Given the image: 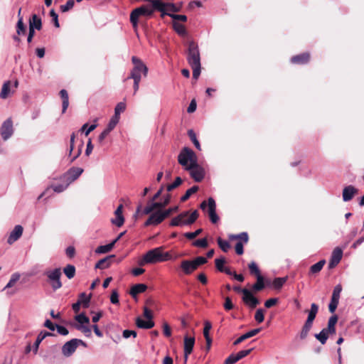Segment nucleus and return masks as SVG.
Instances as JSON below:
<instances>
[{"mask_svg": "<svg viewBox=\"0 0 364 364\" xmlns=\"http://www.w3.org/2000/svg\"><path fill=\"white\" fill-rule=\"evenodd\" d=\"M111 132L110 130L108 129H105L98 136L97 141L98 143L102 146L104 144V140L109 135V134Z\"/></svg>", "mask_w": 364, "mask_h": 364, "instance_id": "nucleus-55", "label": "nucleus"}, {"mask_svg": "<svg viewBox=\"0 0 364 364\" xmlns=\"http://www.w3.org/2000/svg\"><path fill=\"white\" fill-rule=\"evenodd\" d=\"M212 328V324L209 321H205L204 322V328H203V336L205 337L206 341L207 349L209 350L212 344V338L210 336L209 332Z\"/></svg>", "mask_w": 364, "mask_h": 364, "instance_id": "nucleus-24", "label": "nucleus"}, {"mask_svg": "<svg viewBox=\"0 0 364 364\" xmlns=\"http://www.w3.org/2000/svg\"><path fill=\"white\" fill-rule=\"evenodd\" d=\"M23 231V228L21 225H17L14 227V229L10 233L7 242L9 245H12L16 240H18L22 235Z\"/></svg>", "mask_w": 364, "mask_h": 364, "instance_id": "nucleus-20", "label": "nucleus"}, {"mask_svg": "<svg viewBox=\"0 0 364 364\" xmlns=\"http://www.w3.org/2000/svg\"><path fill=\"white\" fill-rule=\"evenodd\" d=\"M193 245L195 247L206 248L208 245V240L206 238L196 240L193 242Z\"/></svg>", "mask_w": 364, "mask_h": 364, "instance_id": "nucleus-49", "label": "nucleus"}, {"mask_svg": "<svg viewBox=\"0 0 364 364\" xmlns=\"http://www.w3.org/2000/svg\"><path fill=\"white\" fill-rule=\"evenodd\" d=\"M252 350V348L247 349V350H240L238 353H237L235 354V355L237 358L238 360H240L242 358L248 355L251 353Z\"/></svg>", "mask_w": 364, "mask_h": 364, "instance_id": "nucleus-60", "label": "nucleus"}, {"mask_svg": "<svg viewBox=\"0 0 364 364\" xmlns=\"http://www.w3.org/2000/svg\"><path fill=\"white\" fill-rule=\"evenodd\" d=\"M326 264V260L321 259L317 263L313 264L310 267L309 274H317L318 273L323 267L324 264Z\"/></svg>", "mask_w": 364, "mask_h": 364, "instance_id": "nucleus-33", "label": "nucleus"}, {"mask_svg": "<svg viewBox=\"0 0 364 364\" xmlns=\"http://www.w3.org/2000/svg\"><path fill=\"white\" fill-rule=\"evenodd\" d=\"M110 301L113 304H119V294L117 290H113L110 296Z\"/></svg>", "mask_w": 364, "mask_h": 364, "instance_id": "nucleus-62", "label": "nucleus"}, {"mask_svg": "<svg viewBox=\"0 0 364 364\" xmlns=\"http://www.w3.org/2000/svg\"><path fill=\"white\" fill-rule=\"evenodd\" d=\"M63 272L68 279H71L75 276V267L73 264H68L64 267Z\"/></svg>", "mask_w": 364, "mask_h": 364, "instance_id": "nucleus-32", "label": "nucleus"}, {"mask_svg": "<svg viewBox=\"0 0 364 364\" xmlns=\"http://www.w3.org/2000/svg\"><path fill=\"white\" fill-rule=\"evenodd\" d=\"M198 190V186H193L191 188L188 189L185 194L181 198V202H185L191 197V196L195 193H196Z\"/></svg>", "mask_w": 364, "mask_h": 364, "instance_id": "nucleus-38", "label": "nucleus"}, {"mask_svg": "<svg viewBox=\"0 0 364 364\" xmlns=\"http://www.w3.org/2000/svg\"><path fill=\"white\" fill-rule=\"evenodd\" d=\"M115 243L116 240H113L111 243L107 244L106 245H100L96 249L95 252L98 254H104L109 252L114 247Z\"/></svg>", "mask_w": 364, "mask_h": 364, "instance_id": "nucleus-31", "label": "nucleus"}, {"mask_svg": "<svg viewBox=\"0 0 364 364\" xmlns=\"http://www.w3.org/2000/svg\"><path fill=\"white\" fill-rule=\"evenodd\" d=\"M126 109V105L124 102H119L114 108V114L120 117V114Z\"/></svg>", "mask_w": 364, "mask_h": 364, "instance_id": "nucleus-53", "label": "nucleus"}, {"mask_svg": "<svg viewBox=\"0 0 364 364\" xmlns=\"http://www.w3.org/2000/svg\"><path fill=\"white\" fill-rule=\"evenodd\" d=\"M154 210H156V208L154 206V201H151V203H149L146 207L141 211V205H139L136 210V213L134 214V216L139 215L141 213L144 215H148L152 213Z\"/></svg>", "mask_w": 364, "mask_h": 364, "instance_id": "nucleus-29", "label": "nucleus"}, {"mask_svg": "<svg viewBox=\"0 0 364 364\" xmlns=\"http://www.w3.org/2000/svg\"><path fill=\"white\" fill-rule=\"evenodd\" d=\"M65 254L69 258H73L75 255V249L73 246H69L65 250Z\"/></svg>", "mask_w": 364, "mask_h": 364, "instance_id": "nucleus-64", "label": "nucleus"}, {"mask_svg": "<svg viewBox=\"0 0 364 364\" xmlns=\"http://www.w3.org/2000/svg\"><path fill=\"white\" fill-rule=\"evenodd\" d=\"M46 275L50 282L53 290H57L62 287L63 284L60 281L62 273L60 268H55L53 270L47 271Z\"/></svg>", "mask_w": 364, "mask_h": 364, "instance_id": "nucleus-9", "label": "nucleus"}, {"mask_svg": "<svg viewBox=\"0 0 364 364\" xmlns=\"http://www.w3.org/2000/svg\"><path fill=\"white\" fill-rule=\"evenodd\" d=\"M358 189L353 186H346L343 190V200L345 202L352 200L355 194L358 193Z\"/></svg>", "mask_w": 364, "mask_h": 364, "instance_id": "nucleus-22", "label": "nucleus"}, {"mask_svg": "<svg viewBox=\"0 0 364 364\" xmlns=\"http://www.w3.org/2000/svg\"><path fill=\"white\" fill-rule=\"evenodd\" d=\"M248 267L251 274H254L256 277H258V275H261L260 271L255 262H251L249 264Z\"/></svg>", "mask_w": 364, "mask_h": 364, "instance_id": "nucleus-45", "label": "nucleus"}, {"mask_svg": "<svg viewBox=\"0 0 364 364\" xmlns=\"http://www.w3.org/2000/svg\"><path fill=\"white\" fill-rule=\"evenodd\" d=\"M182 183H183V180L181 179V177L178 176L176 178L175 181L172 183L168 184L166 186V189L168 191H171L173 189L178 187Z\"/></svg>", "mask_w": 364, "mask_h": 364, "instance_id": "nucleus-44", "label": "nucleus"}, {"mask_svg": "<svg viewBox=\"0 0 364 364\" xmlns=\"http://www.w3.org/2000/svg\"><path fill=\"white\" fill-rule=\"evenodd\" d=\"M147 289V286L144 284H137L134 285L131 290L130 294L132 297H136L139 294L144 292Z\"/></svg>", "mask_w": 364, "mask_h": 364, "instance_id": "nucleus-28", "label": "nucleus"}, {"mask_svg": "<svg viewBox=\"0 0 364 364\" xmlns=\"http://www.w3.org/2000/svg\"><path fill=\"white\" fill-rule=\"evenodd\" d=\"M260 331L261 328H255L250 331L249 332L242 335L237 340H235L233 343V345L237 346L240 343L243 342L244 341H245L246 339L256 336L257 333L260 332Z\"/></svg>", "mask_w": 364, "mask_h": 364, "instance_id": "nucleus-26", "label": "nucleus"}, {"mask_svg": "<svg viewBox=\"0 0 364 364\" xmlns=\"http://www.w3.org/2000/svg\"><path fill=\"white\" fill-rule=\"evenodd\" d=\"M92 294L87 296L85 292L80 294L79 299L77 301L81 302V304L84 308H87L89 306V304L91 299Z\"/></svg>", "mask_w": 364, "mask_h": 364, "instance_id": "nucleus-35", "label": "nucleus"}, {"mask_svg": "<svg viewBox=\"0 0 364 364\" xmlns=\"http://www.w3.org/2000/svg\"><path fill=\"white\" fill-rule=\"evenodd\" d=\"M136 325L138 328H140L150 329L154 326V322L149 319H147V321H145L141 318L140 317H138L136 319Z\"/></svg>", "mask_w": 364, "mask_h": 364, "instance_id": "nucleus-27", "label": "nucleus"}, {"mask_svg": "<svg viewBox=\"0 0 364 364\" xmlns=\"http://www.w3.org/2000/svg\"><path fill=\"white\" fill-rule=\"evenodd\" d=\"M132 61L134 65L127 79L141 80V74L144 77L147 75L148 68L146 65L136 56L132 58Z\"/></svg>", "mask_w": 364, "mask_h": 364, "instance_id": "nucleus-6", "label": "nucleus"}, {"mask_svg": "<svg viewBox=\"0 0 364 364\" xmlns=\"http://www.w3.org/2000/svg\"><path fill=\"white\" fill-rule=\"evenodd\" d=\"M193 262L195 264L196 269H198L200 265L206 264L208 262V260L204 257H197L194 259H193Z\"/></svg>", "mask_w": 364, "mask_h": 364, "instance_id": "nucleus-51", "label": "nucleus"}, {"mask_svg": "<svg viewBox=\"0 0 364 364\" xmlns=\"http://www.w3.org/2000/svg\"><path fill=\"white\" fill-rule=\"evenodd\" d=\"M164 247L161 246L149 250L139 260V265L144 266L146 264H156L173 259L171 254L169 252H164Z\"/></svg>", "mask_w": 364, "mask_h": 364, "instance_id": "nucleus-2", "label": "nucleus"}, {"mask_svg": "<svg viewBox=\"0 0 364 364\" xmlns=\"http://www.w3.org/2000/svg\"><path fill=\"white\" fill-rule=\"evenodd\" d=\"M229 239L230 240H238L235 247V252L238 255H242L244 253L243 246L249 241L248 234L243 232L237 235H230Z\"/></svg>", "mask_w": 364, "mask_h": 364, "instance_id": "nucleus-8", "label": "nucleus"}, {"mask_svg": "<svg viewBox=\"0 0 364 364\" xmlns=\"http://www.w3.org/2000/svg\"><path fill=\"white\" fill-rule=\"evenodd\" d=\"M178 164L185 168L189 165H193L197 162V156L195 152L188 147H183L178 156Z\"/></svg>", "mask_w": 364, "mask_h": 364, "instance_id": "nucleus-7", "label": "nucleus"}, {"mask_svg": "<svg viewBox=\"0 0 364 364\" xmlns=\"http://www.w3.org/2000/svg\"><path fill=\"white\" fill-rule=\"evenodd\" d=\"M165 219L163 212L158 210L151 214L147 220L144 223V226H149L151 225H158Z\"/></svg>", "mask_w": 364, "mask_h": 364, "instance_id": "nucleus-15", "label": "nucleus"}, {"mask_svg": "<svg viewBox=\"0 0 364 364\" xmlns=\"http://www.w3.org/2000/svg\"><path fill=\"white\" fill-rule=\"evenodd\" d=\"M173 29L180 36H185L186 30L184 24H172Z\"/></svg>", "mask_w": 364, "mask_h": 364, "instance_id": "nucleus-39", "label": "nucleus"}, {"mask_svg": "<svg viewBox=\"0 0 364 364\" xmlns=\"http://www.w3.org/2000/svg\"><path fill=\"white\" fill-rule=\"evenodd\" d=\"M242 293L243 294L242 301L246 305L254 309L259 304V300L253 296L250 290L243 289Z\"/></svg>", "mask_w": 364, "mask_h": 364, "instance_id": "nucleus-13", "label": "nucleus"}, {"mask_svg": "<svg viewBox=\"0 0 364 364\" xmlns=\"http://www.w3.org/2000/svg\"><path fill=\"white\" fill-rule=\"evenodd\" d=\"M186 170L189 171L191 176L196 182H200L204 178V168L199 166L197 162L193 165H189Z\"/></svg>", "mask_w": 364, "mask_h": 364, "instance_id": "nucleus-11", "label": "nucleus"}, {"mask_svg": "<svg viewBox=\"0 0 364 364\" xmlns=\"http://www.w3.org/2000/svg\"><path fill=\"white\" fill-rule=\"evenodd\" d=\"M315 338L319 341V342L324 345L326 343V341L328 338V336L326 334V333L323 331V329L321 330V331L318 333L315 334Z\"/></svg>", "mask_w": 364, "mask_h": 364, "instance_id": "nucleus-43", "label": "nucleus"}, {"mask_svg": "<svg viewBox=\"0 0 364 364\" xmlns=\"http://www.w3.org/2000/svg\"><path fill=\"white\" fill-rule=\"evenodd\" d=\"M199 217V213L195 210L190 214L189 211H183L174 217L171 223V226L191 225L194 223Z\"/></svg>", "mask_w": 364, "mask_h": 364, "instance_id": "nucleus-4", "label": "nucleus"}, {"mask_svg": "<svg viewBox=\"0 0 364 364\" xmlns=\"http://www.w3.org/2000/svg\"><path fill=\"white\" fill-rule=\"evenodd\" d=\"M208 215L213 223H216L219 220V217L216 213V204L213 198H208Z\"/></svg>", "mask_w": 364, "mask_h": 364, "instance_id": "nucleus-18", "label": "nucleus"}, {"mask_svg": "<svg viewBox=\"0 0 364 364\" xmlns=\"http://www.w3.org/2000/svg\"><path fill=\"white\" fill-rule=\"evenodd\" d=\"M77 348L76 338H73L63 346L62 353L65 357H69L76 350Z\"/></svg>", "mask_w": 364, "mask_h": 364, "instance_id": "nucleus-16", "label": "nucleus"}, {"mask_svg": "<svg viewBox=\"0 0 364 364\" xmlns=\"http://www.w3.org/2000/svg\"><path fill=\"white\" fill-rule=\"evenodd\" d=\"M123 205L120 204L114 211L115 218L111 220V223L117 227H121L124 223V218L122 215Z\"/></svg>", "mask_w": 364, "mask_h": 364, "instance_id": "nucleus-21", "label": "nucleus"}, {"mask_svg": "<svg viewBox=\"0 0 364 364\" xmlns=\"http://www.w3.org/2000/svg\"><path fill=\"white\" fill-rule=\"evenodd\" d=\"M144 4L134 9L130 14V23H137L139 18H143L148 21L154 16L155 12H159V20L166 21V17L169 16L172 22L181 21L186 22V15L177 14L182 8V3L173 4L165 0H142Z\"/></svg>", "mask_w": 364, "mask_h": 364, "instance_id": "nucleus-1", "label": "nucleus"}, {"mask_svg": "<svg viewBox=\"0 0 364 364\" xmlns=\"http://www.w3.org/2000/svg\"><path fill=\"white\" fill-rule=\"evenodd\" d=\"M59 94H60V96L63 101L62 102V106H63L62 112L65 113L69 106L68 93L65 90L63 89L60 91Z\"/></svg>", "mask_w": 364, "mask_h": 364, "instance_id": "nucleus-30", "label": "nucleus"}, {"mask_svg": "<svg viewBox=\"0 0 364 364\" xmlns=\"http://www.w3.org/2000/svg\"><path fill=\"white\" fill-rule=\"evenodd\" d=\"M318 311V306L315 303L311 304V309L309 311L307 319L306 320L300 332L299 336L301 340H304L307 337L310 330L312 328L313 323L316 316Z\"/></svg>", "mask_w": 364, "mask_h": 364, "instance_id": "nucleus-5", "label": "nucleus"}, {"mask_svg": "<svg viewBox=\"0 0 364 364\" xmlns=\"http://www.w3.org/2000/svg\"><path fill=\"white\" fill-rule=\"evenodd\" d=\"M202 231L203 229L200 228L196 230L195 232H186L184 234V236L188 240H193L194 238L198 237L202 232Z\"/></svg>", "mask_w": 364, "mask_h": 364, "instance_id": "nucleus-56", "label": "nucleus"}, {"mask_svg": "<svg viewBox=\"0 0 364 364\" xmlns=\"http://www.w3.org/2000/svg\"><path fill=\"white\" fill-rule=\"evenodd\" d=\"M286 281V277H277L273 280L272 284L275 289H279L282 287Z\"/></svg>", "mask_w": 364, "mask_h": 364, "instance_id": "nucleus-41", "label": "nucleus"}, {"mask_svg": "<svg viewBox=\"0 0 364 364\" xmlns=\"http://www.w3.org/2000/svg\"><path fill=\"white\" fill-rule=\"evenodd\" d=\"M119 118H120V117H118V116L114 114V116H112V117L109 120V122L107 124V127L106 128L112 132L114 129L116 125L118 124V122L119 121Z\"/></svg>", "mask_w": 364, "mask_h": 364, "instance_id": "nucleus-42", "label": "nucleus"}, {"mask_svg": "<svg viewBox=\"0 0 364 364\" xmlns=\"http://www.w3.org/2000/svg\"><path fill=\"white\" fill-rule=\"evenodd\" d=\"M195 344V338L188 337L186 336L184 337L183 346H184V364H186L188 355L193 352V349Z\"/></svg>", "mask_w": 364, "mask_h": 364, "instance_id": "nucleus-14", "label": "nucleus"}, {"mask_svg": "<svg viewBox=\"0 0 364 364\" xmlns=\"http://www.w3.org/2000/svg\"><path fill=\"white\" fill-rule=\"evenodd\" d=\"M341 291H342L341 285V284L336 285L334 287V289L333 291V294H332L331 298L339 300L340 294H341Z\"/></svg>", "mask_w": 364, "mask_h": 364, "instance_id": "nucleus-58", "label": "nucleus"}, {"mask_svg": "<svg viewBox=\"0 0 364 364\" xmlns=\"http://www.w3.org/2000/svg\"><path fill=\"white\" fill-rule=\"evenodd\" d=\"M83 173V169L79 167H72L63 176V181L69 186L71 183L77 180Z\"/></svg>", "mask_w": 364, "mask_h": 364, "instance_id": "nucleus-10", "label": "nucleus"}, {"mask_svg": "<svg viewBox=\"0 0 364 364\" xmlns=\"http://www.w3.org/2000/svg\"><path fill=\"white\" fill-rule=\"evenodd\" d=\"M264 310L262 309H259L256 311L255 315V321L260 323L264 321Z\"/></svg>", "mask_w": 364, "mask_h": 364, "instance_id": "nucleus-47", "label": "nucleus"}, {"mask_svg": "<svg viewBox=\"0 0 364 364\" xmlns=\"http://www.w3.org/2000/svg\"><path fill=\"white\" fill-rule=\"evenodd\" d=\"M264 288V277L262 275L257 277V282L252 286V289L255 291H259Z\"/></svg>", "mask_w": 364, "mask_h": 364, "instance_id": "nucleus-36", "label": "nucleus"}, {"mask_svg": "<svg viewBox=\"0 0 364 364\" xmlns=\"http://www.w3.org/2000/svg\"><path fill=\"white\" fill-rule=\"evenodd\" d=\"M338 302H339V300L331 298V302L328 305V310L331 313L333 314L335 312V311L338 306Z\"/></svg>", "mask_w": 364, "mask_h": 364, "instance_id": "nucleus-59", "label": "nucleus"}, {"mask_svg": "<svg viewBox=\"0 0 364 364\" xmlns=\"http://www.w3.org/2000/svg\"><path fill=\"white\" fill-rule=\"evenodd\" d=\"M225 263V259L224 257L218 258V259H215V267L220 272H222L223 270L225 267L224 266Z\"/></svg>", "mask_w": 364, "mask_h": 364, "instance_id": "nucleus-48", "label": "nucleus"}, {"mask_svg": "<svg viewBox=\"0 0 364 364\" xmlns=\"http://www.w3.org/2000/svg\"><path fill=\"white\" fill-rule=\"evenodd\" d=\"M311 58L310 53L305 52L291 57V63L296 65H304L309 62Z\"/></svg>", "mask_w": 364, "mask_h": 364, "instance_id": "nucleus-19", "label": "nucleus"}, {"mask_svg": "<svg viewBox=\"0 0 364 364\" xmlns=\"http://www.w3.org/2000/svg\"><path fill=\"white\" fill-rule=\"evenodd\" d=\"M114 255H109L102 259H100L95 264V268L100 269H105L108 268L112 261L114 259Z\"/></svg>", "mask_w": 364, "mask_h": 364, "instance_id": "nucleus-25", "label": "nucleus"}, {"mask_svg": "<svg viewBox=\"0 0 364 364\" xmlns=\"http://www.w3.org/2000/svg\"><path fill=\"white\" fill-rule=\"evenodd\" d=\"M193 262L195 264L196 269H198L200 265L206 264L208 262V260L204 257H197L194 259H193Z\"/></svg>", "mask_w": 364, "mask_h": 364, "instance_id": "nucleus-50", "label": "nucleus"}, {"mask_svg": "<svg viewBox=\"0 0 364 364\" xmlns=\"http://www.w3.org/2000/svg\"><path fill=\"white\" fill-rule=\"evenodd\" d=\"M27 26L26 24H17V34L18 36H24L26 33Z\"/></svg>", "mask_w": 364, "mask_h": 364, "instance_id": "nucleus-61", "label": "nucleus"}, {"mask_svg": "<svg viewBox=\"0 0 364 364\" xmlns=\"http://www.w3.org/2000/svg\"><path fill=\"white\" fill-rule=\"evenodd\" d=\"M20 279V274L18 273L13 274L8 284L4 287L5 289L11 288L14 286L16 282Z\"/></svg>", "mask_w": 364, "mask_h": 364, "instance_id": "nucleus-46", "label": "nucleus"}, {"mask_svg": "<svg viewBox=\"0 0 364 364\" xmlns=\"http://www.w3.org/2000/svg\"><path fill=\"white\" fill-rule=\"evenodd\" d=\"M180 267L186 275H190L197 270L193 260L185 259L181 261Z\"/></svg>", "mask_w": 364, "mask_h": 364, "instance_id": "nucleus-23", "label": "nucleus"}, {"mask_svg": "<svg viewBox=\"0 0 364 364\" xmlns=\"http://www.w3.org/2000/svg\"><path fill=\"white\" fill-rule=\"evenodd\" d=\"M11 82L6 81L4 83L1 91L0 92V97L1 99H6L10 93Z\"/></svg>", "mask_w": 364, "mask_h": 364, "instance_id": "nucleus-34", "label": "nucleus"}, {"mask_svg": "<svg viewBox=\"0 0 364 364\" xmlns=\"http://www.w3.org/2000/svg\"><path fill=\"white\" fill-rule=\"evenodd\" d=\"M343 256V251L339 247H336L333 250L331 259L328 262V268L333 269L337 266V264L340 262Z\"/></svg>", "mask_w": 364, "mask_h": 364, "instance_id": "nucleus-17", "label": "nucleus"}, {"mask_svg": "<svg viewBox=\"0 0 364 364\" xmlns=\"http://www.w3.org/2000/svg\"><path fill=\"white\" fill-rule=\"evenodd\" d=\"M87 124H85L80 129V131L82 132H85V136H87L91 132H92L97 127V124H92L89 127L88 129H87Z\"/></svg>", "mask_w": 364, "mask_h": 364, "instance_id": "nucleus-57", "label": "nucleus"}, {"mask_svg": "<svg viewBox=\"0 0 364 364\" xmlns=\"http://www.w3.org/2000/svg\"><path fill=\"white\" fill-rule=\"evenodd\" d=\"M237 361L239 360L235 354H231L225 359L224 364H235Z\"/></svg>", "mask_w": 364, "mask_h": 364, "instance_id": "nucleus-63", "label": "nucleus"}, {"mask_svg": "<svg viewBox=\"0 0 364 364\" xmlns=\"http://www.w3.org/2000/svg\"><path fill=\"white\" fill-rule=\"evenodd\" d=\"M188 136H189L190 139L191 140L196 148L199 151L201 150L200 144L198 140L197 139L195 132L193 129H189L188 131Z\"/></svg>", "mask_w": 364, "mask_h": 364, "instance_id": "nucleus-37", "label": "nucleus"}, {"mask_svg": "<svg viewBox=\"0 0 364 364\" xmlns=\"http://www.w3.org/2000/svg\"><path fill=\"white\" fill-rule=\"evenodd\" d=\"M75 320L80 323H87L88 324L90 323V319L87 316H85L84 313H82L77 316H75Z\"/></svg>", "mask_w": 364, "mask_h": 364, "instance_id": "nucleus-54", "label": "nucleus"}, {"mask_svg": "<svg viewBox=\"0 0 364 364\" xmlns=\"http://www.w3.org/2000/svg\"><path fill=\"white\" fill-rule=\"evenodd\" d=\"M14 133L13 121L11 117L5 120L0 127V135L4 141L9 139Z\"/></svg>", "mask_w": 364, "mask_h": 364, "instance_id": "nucleus-12", "label": "nucleus"}, {"mask_svg": "<svg viewBox=\"0 0 364 364\" xmlns=\"http://www.w3.org/2000/svg\"><path fill=\"white\" fill-rule=\"evenodd\" d=\"M187 60L193 70V77L197 80L200 74V56L198 45L191 41L188 44Z\"/></svg>", "mask_w": 364, "mask_h": 364, "instance_id": "nucleus-3", "label": "nucleus"}, {"mask_svg": "<svg viewBox=\"0 0 364 364\" xmlns=\"http://www.w3.org/2000/svg\"><path fill=\"white\" fill-rule=\"evenodd\" d=\"M75 5V1L74 0H68L65 4L60 6V11L62 12H66L73 9V7Z\"/></svg>", "mask_w": 364, "mask_h": 364, "instance_id": "nucleus-52", "label": "nucleus"}, {"mask_svg": "<svg viewBox=\"0 0 364 364\" xmlns=\"http://www.w3.org/2000/svg\"><path fill=\"white\" fill-rule=\"evenodd\" d=\"M217 242L219 247L225 252H227L230 248V243L226 240H223L220 237L217 239Z\"/></svg>", "mask_w": 364, "mask_h": 364, "instance_id": "nucleus-40", "label": "nucleus"}]
</instances>
